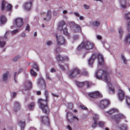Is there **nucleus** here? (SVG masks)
<instances>
[{"label":"nucleus","mask_w":130,"mask_h":130,"mask_svg":"<svg viewBox=\"0 0 130 130\" xmlns=\"http://www.w3.org/2000/svg\"><path fill=\"white\" fill-rule=\"evenodd\" d=\"M0 21L2 24L5 23L7 21L6 18L5 16L3 15L0 18Z\"/></svg>","instance_id":"nucleus-24"},{"label":"nucleus","mask_w":130,"mask_h":130,"mask_svg":"<svg viewBox=\"0 0 130 130\" xmlns=\"http://www.w3.org/2000/svg\"><path fill=\"white\" fill-rule=\"evenodd\" d=\"M82 73L85 76H87L88 75V73L87 72L86 70L83 71Z\"/></svg>","instance_id":"nucleus-53"},{"label":"nucleus","mask_w":130,"mask_h":130,"mask_svg":"<svg viewBox=\"0 0 130 130\" xmlns=\"http://www.w3.org/2000/svg\"><path fill=\"white\" fill-rule=\"evenodd\" d=\"M73 105L72 103H69L68 104V107L70 109H72L73 108Z\"/></svg>","instance_id":"nucleus-55"},{"label":"nucleus","mask_w":130,"mask_h":130,"mask_svg":"<svg viewBox=\"0 0 130 130\" xmlns=\"http://www.w3.org/2000/svg\"><path fill=\"white\" fill-rule=\"evenodd\" d=\"M88 95L90 98L95 99L99 97H102V95L99 91H93L88 94Z\"/></svg>","instance_id":"nucleus-7"},{"label":"nucleus","mask_w":130,"mask_h":130,"mask_svg":"<svg viewBox=\"0 0 130 130\" xmlns=\"http://www.w3.org/2000/svg\"><path fill=\"white\" fill-rule=\"evenodd\" d=\"M97 56V55L96 54H93L90 57V58H91V59H92L93 60H94L96 58Z\"/></svg>","instance_id":"nucleus-44"},{"label":"nucleus","mask_w":130,"mask_h":130,"mask_svg":"<svg viewBox=\"0 0 130 130\" xmlns=\"http://www.w3.org/2000/svg\"><path fill=\"white\" fill-rule=\"evenodd\" d=\"M51 11L48 10L46 15V17L44 18V19L45 20L48 21L50 20L51 17Z\"/></svg>","instance_id":"nucleus-22"},{"label":"nucleus","mask_w":130,"mask_h":130,"mask_svg":"<svg viewBox=\"0 0 130 130\" xmlns=\"http://www.w3.org/2000/svg\"><path fill=\"white\" fill-rule=\"evenodd\" d=\"M119 3L121 7L123 8H125L126 6V0H119Z\"/></svg>","instance_id":"nucleus-21"},{"label":"nucleus","mask_w":130,"mask_h":130,"mask_svg":"<svg viewBox=\"0 0 130 130\" xmlns=\"http://www.w3.org/2000/svg\"><path fill=\"white\" fill-rule=\"evenodd\" d=\"M32 68L35 69L36 71H39V69L38 67V65L36 63H34L32 66Z\"/></svg>","instance_id":"nucleus-29"},{"label":"nucleus","mask_w":130,"mask_h":130,"mask_svg":"<svg viewBox=\"0 0 130 130\" xmlns=\"http://www.w3.org/2000/svg\"><path fill=\"white\" fill-rule=\"evenodd\" d=\"M60 45H58L57 44V45L56 49L55 50L56 52L57 53H59V52L61 51V50L59 47V46Z\"/></svg>","instance_id":"nucleus-41"},{"label":"nucleus","mask_w":130,"mask_h":130,"mask_svg":"<svg viewBox=\"0 0 130 130\" xmlns=\"http://www.w3.org/2000/svg\"><path fill=\"white\" fill-rule=\"evenodd\" d=\"M56 71L55 70L54 68H52L51 70V72H55Z\"/></svg>","instance_id":"nucleus-64"},{"label":"nucleus","mask_w":130,"mask_h":130,"mask_svg":"<svg viewBox=\"0 0 130 130\" xmlns=\"http://www.w3.org/2000/svg\"><path fill=\"white\" fill-rule=\"evenodd\" d=\"M94 44L90 42L87 41L82 43L78 47V49L80 50L82 48H84L87 50H90L92 48Z\"/></svg>","instance_id":"nucleus-3"},{"label":"nucleus","mask_w":130,"mask_h":130,"mask_svg":"<svg viewBox=\"0 0 130 130\" xmlns=\"http://www.w3.org/2000/svg\"><path fill=\"white\" fill-rule=\"evenodd\" d=\"M48 92L46 90L45 91V94L46 99V100H47V98L48 97Z\"/></svg>","instance_id":"nucleus-57"},{"label":"nucleus","mask_w":130,"mask_h":130,"mask_svg":"<svg viewBox=\"0 0 130 130\" xmlns=\"http://www.w3.org/2000/svg\"><path fill=\"white\" fill-rule=\"evenodd\" d=\"M95 76L97 78L99 79L103 78L107 82V84L109 86L111 85L110 83V79L109 74L106 71H104L102 69L99 70L96 72Z\"/></svg>","instance_id":"nucleus-1"},{"label":"nucleus","mask_w":130,"mask_h":130,"mask_svg":"<svg viewBox=\"0 0 130 130\" xmlns=\"http://www.w3.org/2000/svg\"><path fill=\"white\" fill-rule=\"evenodd\" d=\"M20 30L18 29H15L12 31L11 32L12 34H14L17 33Z\"/></svg>","instance_id":"nucleus-52"},{"label":"nucleus","mask_w":130,"mask_h":130,"mask_svg":"<svg viewBox=\"0 0 130 130\" xmlns=\"http://www.w3.org/2000/svg\"><path fill=\"white\" fill-rule=\"evenodd\" d=\"M104 123L102 121H100L98 122V125L100 127H102L104 125Z\"/></svg>","instance_id":"nucleus-45"},{"label":"nucleus","mask_w":130,"mask_h":130,"mask_svg":"<svg viewBox=\"0 0 130 130\" xmlns=\"http://www.w3.org/2000/svg\"><path fill=\"white\" fill-rule=\"evenodd\" d=\"M21 106L20 104L17 102H16L14 103V110L15 112L20 110Z\"/></svg>","instance_id":"nucleus-14"},{"label":"nucleus","mask_w":130,"mask_h":130,"mask_svg":"<svg viewBox=\"0 0 130 130\" xmlns=\"http://www.w3.org/2000/svg\"><path fill=\"white\" fill-rule=\"evenodd\" d=\"M31 74L32 75L36 76L37 75V73L35 72L32 69H31L30 70Z\"/></svg>","instance_id":"nucleus-37"},{"label":"nucleus","mask_w":130,"mask_h":130,"mask_svg":"<svg viewBox=\"0 0 130 130\" xmlns=\"http://www.w3.org/2000/svg\"><path fill=\"white\" fill-rule=\"evenodd\" d=\"M125 41L126 42L130 43V33L128 34L126 36Z\"/></svg>","instance_id":"nucleus-38"},{"label":"nucleus","mask_w":130,"mask_h":130,"mask_svg":"<svg viewBox=\"0 0 130 130\" xmlns=\"http://www.w3.org/2000/svg\"><path fill=\"white\" fill-rule=\"evenodd\" d=\"M23 70L22 69H20L19 71L18 72V74H19V73H21V72H22Z\"/></svg>","instance_id":"nucleus-63"},{"label":"nucleus","mask_w":130,"mask_h":130,"mask_svg":"<svg viewBox=\"0 0 130 130\" xmlns=\"http://www.w3.org/2000/svg\"><path fill=\"white\" fill-rule=\"evenodd\" d=\"M100 23L99 22L96 21L93 23V25L95 26H98L100 25Z\"/></svg>","instance_id":"nucleus-42"},{"label":"nucleus","mask_w":130,"mask_h":130,"mask_svg":"<svg viewBox=\"0 0 130 130\" xmlns=\"http://www.w3.org/2000/svg\"><path fill=\"white\" fill-rule=\"evenodd\" d=\"M79 107L85 110H87L88 109V108H87L82 106H80Z\"/></svg>","instance_id":"nucleus-56"},{"label":"nucleus","mask_w":130,"mask_h":130,"mask_svg":"<svg viewBox=\"0 0 130 130\" xmlns=\"http://www.w3.org/2000/svg\"><path fill=\"white\" fill-rule=\"evenodd\" d=\"M7 10H10L11 8V5L10 4H8L7 6Z\"/></svg>","instance_id":"nucleus-48"},{"label":"nucleus","mask_w":130,"mask_h":130,"mask_svg":"<svg viewBox=\"0 0 130 130\" xmlns=\"http://www.w3.org/2000/svg\"><path fill=\"white\" fill-rule=\"evenodd\" d=\"M59 66L60 68L63 71L65 70V68L62 65L60 64H59Z\"/></svg>","instance_id":"nucleus-49"},{"label":"nucleus","mask_w":130,"mask_h":130,"mask_svg":"<svg viewBox=\"0 0 130 130\" xmlns=\"http://www.w3.org/2000/svg\"><path fill=\"white\" fill-rule=\"evenodd\" d=\"M121 58L123 60V62L125 64H126L127 63V60L125 58L123 54H121Z\"/></svg>","instance_id":"nucleus-35"},{"label":"nucleus","mask_w":130,"mask_h":130,"mask_svg":"<svg viewBox=\"0 0 130 130\" xmlns=\"http://www.w3.org/2000/svg\"><path fill=\"white\" fill-rule=\"evenodd\" d=\"M46 77L48 79L51 80V78H50V77L49 75L48 74V73H47L46 74Z\"/></svg>","instance_id":"nucleus-61"},{"label":"nucleus","mask_w":130,"mask_h":130,"mask_svg":"<svg viewBox=\"0 0 130 130\" xmlns=\"http://www.w3.org/2000/svg\"><path fill=\"white\" fill-rule=\"evenodd\" d=\"M7 2L5 1H3L2 2V4L1 9L2 10H3L5 6L7 4Z\"/></svg>","instance_id":"nucleus-32"},{"label":"nucleus","mask_w":130,"mask_h":130,"mask_svg":"<svg viewBox=\"0 0 130 130\" xmlns=\"http://www.w3.org/2000/svg\"><path fill=\"white\" fill-rule=\"evenodd\" d=\"M9 34V31H7L5 34L4 35V37L3 38H4L5 39H6L7 38V37L8 35Z\"/></svg>","instance_id":"nucleus-46"},{"label":"nucleus","mask_w":130,"mask_h":130,"mask_svg":"<svg viewBox=\"0 0 130 130\" xmlns=\"http://www.w3.org/2000/svg\"><path fill=\"white\" fill-rule=\"evenodd\" d=\"M110 104L109 100L107 99L101 100L99 102V106L101 109H103L107 107Z\"/></svg>","instance_id":"nucleus-4"},{"label":"nucleus","mask_w":130,"mask_h":130,"mask_svg":"<svg viewBox=\"0 0 130 130\" xmlns=\"http://www.w3.org/2000/svg\"><path fill=\"white\" fill-rule=\"evenodd\" d=\"M124 118V116L121 114L114 115L112 116V118L114 119L115 122L117 124L120 122V119H123Z\"/></svg>","instance_id":"nucleus-10"},{"label":"nucleus","mask_w":130,"mask_h":130,"mask_svg":"<svg viewBox=\"0 0 130 130\" xmlns=\"http://www.w3.org/2000/svg\"><path fill=\"white\" fill-rule=\"evenodd\" d=\"M118 32L120 34V38L121 39L122 37V35L123 33V30L121 28H120L119 29Z\"/></svg>","instance_id":"nucleus-34"},{"label":"nucleus","mask_w":130,"mask_h":130,"mask_svg":"<svg viewBox=\"0 0 130 130\" xmlns=\"http://www.w3.org/2000/svg\"><path fill=\"white\" fill-rule=\"evenodd\" d=\"M117 111L118 110H117L115 109L114 108H112L110 109L109 111H106V112L109 114H111L113 113L117 112Z\"/></svg>","instance_id":"nucleus-28"},{"label":"nucleus","mask_w":130,"mask_h":130,"mask_svg":"<svg viewBox=\"0 0 130 130\" xmlns=\"http://www.w3.org/2000/svg\"><path fill=\"white\" fill-rule=\"evenodd\" d=\"M42 121L43 124L49 126V122L48 117L47 116L42 117Z\"/></svg>","instance_id":"nucleus-13"},{"label":"nucleus","mask_w":130,"mask_h":130,"mask_svg":"<svg viewBox=\"0 0 130 130\" xmlns=\"http://www.w3.org/2000/svg\"><path fill=\"white\" fill-rule=\"evenodd\" d=\"M94 61V60H93L90 58L88 60V62L89 65H90L91 66L92 65L93 62Z\"/></svg>","instance_id":"nucleus-39"},{"label":"nucleus","mask_w":130,"mask_h":130,"mask_svg":"<svg viewBox=\"0 0 130 130\" xmlns=\"http://www.w3.org/2000/svg\"><path fill=\"white\" fill-rule=\"evenodd\" d=\"M65 25V23L63 21L60 22L58 25V29L60 30H61L63 29V27Z\"/></svg>","instance_id":"nucleus-25"},{"label":"nucleus","mask_w":130,"mask_h":130,"mask_svg":"<svg viewBox=\"0 0 130 130\" xmlns=\"http://www.w3.org/2000/svg\"><path fill=\"white\" fill-rule=\"evenodd\" d=\"M98 64L100 65H102L104 63V60L103 56L100 54H98Z\"/></svg>","instance_id":"nucleus-16"},{"label":"nucleus","mask_w":130,"mask_h":130,"mask_svg":"<svg viewBox=\"0 0 130 130\" xmlns=\"http://www.w3.org/2000/svg\"><path fill=\"white\" fill-rule=\"evenodd\" d=\"M47 100H43L40 99L39 100L38 103L40 104L41 108L43 112L47 114H48L50 110L47 104Z\"/></svg>","instance_id":"nucleus-2"},{"label":"nucleus","mask_w":130,"mask_h":130,"mask_svg":"<svg viewBox=\"0 0 130 130\" xmlns=\"http://www.w3.org/2000/svg\"><path fill=\"white\" fill-rule=\"evenodd\" d=\"M84 7L85 9H88L89 8V6L85 4L84 5Z\"/></svg>","instance_id":"nucleus-60"},{"label":"nucleus","mask_w":130,"mask_h":130,"mask_svg":"<svg viewBox=\"0 0 130 130\" xmlns=\"http://www.w3.org/2000/svg\"><path fill=\"white\" fill-rule=\"evenodd\" d=\"M62 29L63 30V31L64 34L67 35L68 34L67 29V27H65L63 29Z\"/></svg>","instance_id":"nucleus-43"},{"label":"nucleus","mask_w":130,"mask_h":130,"mask_svg":"<svg viewBox=\"0 0 130 130\" xmlns=\"http://www.w3.org/2000/svg\"><path fill=\"white\" fill-rule=\"evenodd\" d=\"M32 84L31 82L28 81L24 84V88L25 90H29L32 87Z\"/></svg>","instance_id":"nucleus-15"},{"label":"nucleus","mask_w":130,"mask_h":130,"mask_svg":"<svg viewBox=\"0 0 130 130\" xmlns=\"http://www.w3.org/2000/svg\"><path fill=\"white\" fill-rule=\"evenodd\" d=\"M25 122L20 121L18 123V125L20 127L21 130H24L25 126Z\"/></svg>","instance_id":"nucleus-23"},{"label":"nucleus","mask_w":130,"mask_h":130,"mask_svg":"<svg viewBox=\"0 0 130 130\" xmlns=\"http://www.w3.org/2000/svg\"><path fill=\"white\" fill-rule=\"evenodd\" d=\"M99 118L98 116L96 115H95L93 117V119L94 120V123L92 124V127L93 128H95L97 125L96 123L97 120Z\"/></svg>","instance_id":"nucleus-17"},{"label":"nucleus","mask_w":130,"mask_h":130,"mask_svg":"<svg viewBox=\"0 0 130 130\" xmlns=\"http://www.w3.org/2000/svg\"><path fill=\"white\" fill-rule=\"evenodd\" d=\"M35 106V104L34 103H30L28 106V108L30 110H32Z\"/></svg>","instance_id":"nucleus-36"},{"label":"nucleus","mask_w":130,"mask_h":130,"mask_svg":"<svg viewBox=\"0 0 130 130\" xmlns=\"http://www.w3.org/2000/svg\"><path fill=\"white\" fill-rule=\"evenodd\" d=\"M26 30H28V31H29V29H30L29 26V25L28 24L26 26Z\"/></svg>","instance_id":"nucleus-58"},{"label":"nucleus","mask_w":130,"mask_h":130,"mask_svg":"<svg viewBox=\"0 0 130 130\" xmlns=\"http://www.w3.org/2000/svg\"><path fill=\"white\" fill-rule=\"evenodd\" d=\"M15 22L16 26L18 27H21L24 23L23 19L19 18H16L15 20Z\"/></svg>","instance_id":"nucleus-12"},{"label":"nucleus","mask_w":130,"mask_h":130,"mask_svg":"<svg viewBox=\"0 0 130 130\" xmlns=\"http://www.w3.org/2000/svg\"><path fill=\"white\" fill-rule=\"evenodd\" d=\"M74 14L77 17H79V14L77 12H75L74 13Z\"/></svg>","instance_id":"nucleus-59"},{"label":"nucleus","mask_w":130,"mask_h":130,"mask_svg":"<svg viewBox=\"0 0 130 130\" xmlns=\"http://www.w3.org/2000/svg\"><path fill=\"white\" fill-rule=\"evenodd\" d=\"M79 36L78 35H74L73 36V38L74 40H76L78 39Z\"/></svg>","instance_id":"nucleus-54"},{"label":"nucleus","mask_w":130,"mask_h":130,"mask_svg":"<svg viewBox=\"0 0 130 130\" xmlns=\"http://www.w3.org/2000/svg\"><path fill=\"white\" fill-rule=\"evenodd\" d=\"M46 45L49 46H50L52 44V42L50 41H47L46 42Z\"/></svg>","instance_id":"nucleus-50"},{"label":"nucleus","mask_w":130,"mask_h":130,"mask_svg":"<svg viewBox=\"0 0 130 130\" xmlns=\"http://www.w3.org/2000/svg\"><path fill=\"white\" fill-rule=\"evenodd\" d=\"M37 83L38 86L41 89H45V81L42 78H40L38 80Z\"/></svg>","instance_id":"nucleus-11"},{"label":"nucleus","mask_w":130,"mask_h":130,"mask_svg":"<svg viewBox=\"0 0 130 130\" xmlns=\"http://www.w3.org/2000/svg\"><path fill=\"white\" fill-rule=\"evenodd\" d=\"M119 127L122 130H126L127 128V125L125 124L119 125Z\"/></svg>","instance_id":"nucleus-27"},{"label":"nucleus","mask_w":130,"mask_h":130,"mask_svg":"<svg viewBox=\"0 0 130 130\" xmlns=\"http://www.w3.org/2000/svg\"><path fill=\"white\" fill-rule=\"evenodd\" d=\"M8 73H6L4 74L3 78V81L5 82L8 79Z\"/></svg>","instance_id":"nucleus-26"},{"label":"nucleus","mask_w":130,"mask_h":130,"mask_svg":"<svg viewBox=\"0 0 130 130\" xmlns=\"http://www.w3.org/2000/svg\"><path fill=\"white\" fill-rule=\"evenodd\" d=\"M125 18L127 20L130 19V12L125 14Z\"/></svg>","instance_id":"nucleus-33"},{"label":"nucleus","mask_w":130,"mask_h":130,"mask_svg":"<svg viewBox=\"0 0 130 130\" xmlns=\"http://www.w3.org/2000/svg\"><path fill=\"white\" fill-rule=\"evenodd\" d=\"M125 100L127 105H130V97L127 96H126Z\"/></svg>","instance_id":"nucleus-30"},{"label":"nucleus","mask_w":130,"mask_h":130,"mask_svg":"<svg viewBox=\"0 0 130 130\" xmlns=\"http://www.w3.org/2000/svg\"><path fill=\"white\" fill-rule=\"evenodd\" d=\"M31 6V2L26 3L24 4V7L25 9L29 10L30 9Z\"/></svg>","instance_id":"nucleus-19"},{"label":"nucleus","mask_w":130,"mask_h":130,"mask_svg":"<svg viewBox=\"0 0 130 130\" xmlns=\"http://www.w3.org/2000/svg\"><path fill=\"white\" fill-rule=\"evenodd\" d=\"M118 96L120 101H122L124 99L125 95V92L120 88H119L118 90Z\"/></svg>","instance_id":"nucleus-9"},{"label":"nucleus","mask_w":130,"mask_h":130,"mask_svg":"<svg viewBox=\"0 0 130 130\" xmlns=\"http://www.w3.org/2000/svg\"><path fill=\"white\" fill-rule=\"evenodd\" d=\"M109 92L110 94H112L115 92V90L113 89H110L109 90Z\"/></svg>","instance_id":"nucleus-51"},{"label":"nucleus","mask_w":130,"mask_h":130,"mask_svg":"<svg viewBox=\"0 0 130 130\" xmlns=\"http://www.w3.org/2000/svg\"><path fill=\"white\" fill-rule=\"evenodd\" d=\"M127 29L128 31H130V21L127 23Z\"/></svg>","instance_id":"nucleus-47"},{"label":"nucleus","mask_w":130,"mask_h":130,"mask_svg":"<svg viewBox=\"0 0 130 130\" xmlns=\"http://www.w3.org/2000/svg\"><path fill=\"white\" fill-rule=\"evenodd\" d=\"M20 58L19 56L17 55L12 58V60L13 61H15L18 60Z\"/></svg>","instance_id":"nucleus-40"},{"label":"nucleus","mask_w":130,"mask_h":130,"mask_svg":"<svg viewBox=\"0 0 130 130\" xmlns=\"http://www.w3.org/2000/svg\"><path fill=\"white\" fill-rule=\"evenodd\" d=\"M70 25L73 31L78 32L80 31L81 28L80 26L74 22H71L70 23Z\"/></svg>","instance_id":"nucleus-6"},{"label":"nucleus","mask_w":130,"mask_h":130,"mask_svg":"<svg viewBox=\"0 0 130 130\" xmlns=\"http://www.w3.org/2000/svg\"><path fill=\"white\" fill-rule=\"evenodd\" d=\"M56 58L58 61H62L63 59V58L60 55H58L56 57Z\"/></svg>","instance_id":"nucleus-31"},{"label":"nucleus","mask_w":130,"mask_h":130,"mask_svg":"<svg viewBox=\"0 0 130 130\" xmlns=\"http://www.w3.org/2000/svg\"><path fill=\"white\" fill-rule=\"evenodd\" d=\"M57 44L58 45H62L64 43L65 40L64 37L61 35H56Z\"/></svg>","instance_id":"nucleus-8"},{"label":"nucleus","mask_w":130,"mask_h":130,"mask_svg":"<svg viewBox=\"0 0 130 130\" xmlns=\"http://www.w3.org/2000/svg\"><path fill=\"white\" fill-rule=\"evenodd\" d=\"M17 93L15 92H13L12 93V97L14 98L17 95Z\"/></svg>","instance_id":"nucleus-62"},{"label":"nucleus","mask_w":130,"mask_h":130,"mask_svg":"<svg viewBox=\"0 0 130 130\" xmlns=\"http://www.w3.org/2000/svg\"><path fill=\"white\" fill-rule=\"evenodd\" d=\"M76 84L77 86L79 87H83L84 85L85 84H87V86H89V82L88 81H85V82H76Z\"/></svg>","instance_id":"nucleus-18"},{"label":"nucleus","mask_w":130,"mask_h":130,"mask_svg":"<svg viewBox=\"0 0 130 130\" xmlns=\"http://www.w3.org/2000/svg\"><path fill=\"white\" fill-rule=\"evenodd\" d=\"M80 73V70L78 68H75L70 71L68 73V76L70 78L75 77Z\"/></svg>","instance_id":"nucleus-5"},{"label":"nucleus","mask_w":130,"mask_h":130,"mask_svg":"<svg viewBox=\"0 0 130 130\" xmlns=\"http://www.w3.org/2000/svg\"><path fill=\"white\" fill-rule=\"evenodd\" d=\"M5 39L4 38L1 37L0 38V46L1 47L3 48L4 47L6 44V42L4 40Z\"/></svg>","instance_id":"nucleus-20"}]
</instances>
